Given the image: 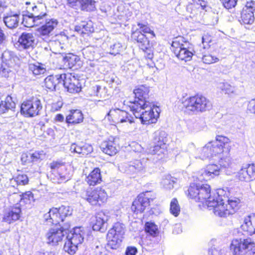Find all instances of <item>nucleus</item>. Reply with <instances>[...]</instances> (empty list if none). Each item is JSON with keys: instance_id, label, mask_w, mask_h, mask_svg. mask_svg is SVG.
<instances>
[{"instance_id": "1", "label": "nucleus", "mask_w": 255, "mask_h": 255, "mask_svg": "<svg viewBox=\"0 0 255 255\" xmlns=\"http://www.w3.org/2000/svg\"><path fill=\"white\" fill-rule=\"evenodd\" d=\"M149 88L140 86L133 91L135 99L129 101L128 105L130 111L136 118H139L142 124L155 123L159 117L160 110L152 103L147 100Z\"/></svg>"}, {"instance_id": "2", "label": "nucleus", "mask_w": 255, "mask_h": 255, "mask_svg": "<svg viewBox=\"0 0 255 255\" xmlns=\"http://www.w3.org/2000/svg\"><path fill=\"white\" fill-rule=\"evenodd\" d=\"M229 139L222 135H217L216 140L209 142L199 150L198 158L205 159L220 154L224 151V148L229 142Z\"/></svg>"}, {"instance_id": "3", "label": "nucleus", "mask_w": 255, "mask_h": 255, "mask_svg": "<svg viewBox=\"0 0 255 255\" xmlns=\"http://www.w3.org/2000/svg\"><path fill=\"white\" fill-rule=\"evenodd\" d=\"M182 107L185 112H204L212 108V104L208 99L202 95H197L187 98L182 101Z\"/></svg>"}, {"instance_id": "4", "label": "nucleus", "mask_w": 255, "mask_h": 255, "mask_svg": "<svg viewBox=\"0 0 255 255\" xmlns=\"http://www.w3.org/2000/svg\"><path fill=\"white\" fill-rule=\"evenodd\" d=\"M85 234V228H74L67 234V241L64 246V251L70 255H74L77 250L78 245L83 243Z\"/></svg>"}, {"instance_id": "5", "label": "nucleus", "mask_w": 255, "mask_h": 255, "mask_svg": "<svg viewBox=\"0 0 255 255\" xmlns=\"http://www.w3.org/2000/svg\"><path fill=\"white\" fill-rule=\"evenodd\" d=\"M50 167L51 169L50 177L53 182L60 184L65 183L71 179V170L67 168L64 162L53 161L50 163Z\"/></svg>"}, {"instance_id": "6", "label": "nucleus", "mask_w": 255, "mask_h": 255, "mask_svg": "<svg viewBox=\"0 0 255 255\" xmlns=\"http://www.w3.org/2000/svg\"><path fill=\"white\" fill-rule=\"evenodd\" d=\"M172 50L176 56L180 60L185 62L191 60L193 55L191 45L184 41V38H176L172 43Z\"/></svg>"}, {"instance_id": "7", "label": "nucleus", "mask_w": 255, "mask_h": 255, "mask_svg": "<svg viewBox=\"0 0 255 255\" xmlns=\"http://www.w3.org/2000/svg\"><path fill=\"white\" fill-rule=\"evenodd\" d=\"M230 250L235 255H250L255 252V242L252 239H236L232 241Z\"/></svg>"}, {"instance_id": "8", "label": "nucleus", "mask_w": 255, "mask_h": 255, "mask_svg": "<svg viewBox=\"0 0 255 255\" xmlns=\"http://www.w3.org/2000/svg\"><path fill=\"white\" fill-rule=\"evenodd\" d=\"M125 226L121 223L114 224L107 234L108 246L112 249H117L120 245L125 234Z\"/></svg>"}, {"instance_id": "9", "label": "nucleus", "mask_w": 255, "mask_h": 255, "mask_svg": "<svg viewBox=\"0 0 255 255\" xmlns=\"http://www.w3.org/2000/svg\"><path fill=\"white\" fill-rule=\"evenodd\" d=\"M60 228L50 229L46 234L45 237L48 244L56 245L62 241L64 237L67 234V232L70 228L69 222L63 225H59Z\"/></svg>"}, {"instance_id": "10", "label": "nucleus", "mask_w": 255, "mask_h": 255, "mask_svg": "<svg viewBox=\"0 0 255 255\" xmlns=\"http://www.w3.org/2000/svg\"><path fill=\"white\" fill-rule=\"evenodd\" d=\"M84 198L92 205H99L105 203L108 194L105 189L97 187L94 190H88Z\"/></svg>"}, {"instance_id": "11", "label": "nucleus", "mask_w": 255, "mask_h": 255, "mask_svg": "<svg viewBox=\"0 0 255 255\" xmlns=\"http://www.w3.org/2000/svg\"><path fill=\"white\" fill-rule=\"evenodd\" d=\"M42 106L40 100L33 98L24 102L21 106V113L26 117H33L39 114Z\"/></svg>"}, {"instance_id": "12", "label": "nucleus", "mask_w": 255, "mask_h": 255, "mask_svg": "<svg viewBox=\"0 0 255 255\" xmlns=\"http://www.w3.org/2000/svg\"><path fill=\"white\" fill-rule=\"evenodd\" d=\"M208 207H212L214 214L220 217H226L231 215L227 204H224L222 196L218 194L209 198Z\"/></svg>"}, {"instance_id": "13", "label": "nucleus", "mask_w": 255, "mask_h": 255, "mask_svg": "<svg viewBox=\"0 0 255 255\" xmlns=\"http://www.w3.org/2000/svg\"><path fill=\"white\" fill-rule=\"evenodd\" d=\"M150 194V191L140 193L133 201L131 207V210L136 214L143 212L145 208L149 205L150 200H152V198L149 197Z\"/></svg>"}, {"instance_id": "14", "label": "nucleus", "mask_w": 255, "mask_h": 255, "mask_svg": "<svg viewBox=\"0 0 255 255\" xmlns=\"http://www.w3.org/2000/svg\"><path fill=\"white\" fill-rule=\"evenodd\" d=\"M63 81L61 85L63 86L67 91L71 93H79L81 89L79 80L75 76L71 74H63V77L61 78Z\"/></svg>"}, {"instance_id": "15", "label": "nucleus", "mask_w": 255, "mask_h": 255, "mask_svg": "<svg viewBox=\"0 0 255 255\" xmlns=\"http://www.w3.org/2000/svg\"><path fill=\"white\" fill-rule=\"evenodd\" d=\"M221 170L217 165L210 164L200 171L197 178L200 181L210 180L219 175Z\"/></svg>"}, {"instance_id": "16", "label": "nucleus", "mask_w": 255, "mask_h": 255, "mask_svg": "<svg viewBox=\"0 0 255 255\" xmlns=\"http://www.w3.org/2000/svg\"><path fill=\"white\" fill-rule=\"evenodd\" d=\"M255 11V1H248L241 13V23L251 24L254 21V12Z\"/></svg>"}, {"instance_id": "17", "label": "nucleus", "mask_w": 255, "mask_h": 255, "mask_svg": "<svg viewBox=\"0 0 255 255\" xmlns=\"http://www.w3.org/2000/svg\"><path fill=\"white\" fill-rule=\"evenodd\" d=\"M28 8V13H30L35 18L39 20L42 24V22L45 21L46 17H48V14L47 12L46 6L44 3H37L36 4H34V5L31 7H27Z\"/></svg>"}, {"instance_id": "18", "label": "nucleus", "mask_w": 255, "mask_h": 255, "mask_svg": "<svg viewBox=\"0 0 255 255\" xmlns=\"http://www.w3.org/2000/svg\"><path fill=\"white\" fill-rule=\"evenodd\" d=\"M17 44L20 50L33 49L35 44L33 34L30 32H23L18 38Z\"/></svg>"}, {"instance_id": "19", "label": "nucleus", "mask_w": 255, "mask_h": 255, "mask_svg": "<svg viewBox=\"0 0 255 255\" xmlns=\"http://www.w3.org/2000/svg\"><path fill=\"white\" fill-rule=\"evenodd\" d=\"M110 216L108 212L101 211L98 213L95 217V222L93 226V230L104 232L107 228V223L110 219Z\"/></svg>"}, {"instance_id": "20", "label": "nucleus", "mask_w": 255, "mask_h": 255, "mask_svg": "<svg viewBox=\"0 0 255 255\" xmlns=\"http://www.w3.org/2000/svg\"><path fill=\"white\" fill-rule=\"evenodd\" d=\"M108 115L111 116L115 122L117 123L128 122L131 124L134 122L133 118L130 116H129L127 112L121 110L119 109L111 110L108 113Z\"/></svg>"}, {"instance_id": "21", "label": "nucleus", "mask_w": 255, "mask_h": 255, "mask_svg": "<svg viewBox=\"0 0 255 255\" xmlns=\"http://www.w3.org/2000/svg\"><path fill=\"white\" fill-rule=\"evenodd\" d=\"M58 22L56 19L46 17V19L42 23L38 31L42 35H48L57 27Z\"/></svg>"}, {"instance_id": "22", "label": "nucleus", "mask_w": 255, "mask_h": 255, "mask_svg": "<svg viewBox=\"0 0 255 255\" xmlns=\"http://www.w3.org/2000/svg\"><path fill=\"white\" fill-rule=\"evenodd\" d=\"M70 150L71 152L85 155L93 151V147L91 145L84 142L73 143L70 146Z\"/></svg>"}, {"instance_id": "23", "label": "nucleus", "mask_w": 255, "mask_h": 255, "mask_svg": "<svg viewBox=\"0 0 255 255\" xmlns=\"http://www.w3.org/2000/svg\"><path fill=\"white\" fill-rule=\"evenodd\" d=\"M15 104L12 101L11 97L7 96L4 101H1L0 103V114L9 113L10 116L14 114Z\"/></svg>"}, {"instance_id": "24", "label": "nucleus", "mask_w": 255, "mask_h": 255, "mask_svg": "<svg viewBox=\"0 0 255 255\" xmlns=\"http://www.w3.org/2000/svg\"><path fill=\"white\" fill-rule=\"evenodd\" d=\"M21 209L19 206L11 207L5 212L3 217V221L9 224L18 220L20 216Z\"/></svg>"}, {"instance_id": "25", "label": "nucleus", "mask_w": 255, "mask_h": 255, "mask_svg": "<svg viewBox=\"0 0 255 255\" xmlns=\"http://www.w3.org/2000/svg\"><path fill=\"white\" fill-rule=\"evenodd\" d=\"M201 187H199V191L198 193L199 194V198H200L198 202L202 203L205 202L206 204L208 207L209 198L213 197L215 194L217 193H215L211 194L210 186L208 184H201Z\"/></svg>"}, {"instance_id": "26", "label": "nucleus", "mask_w": 255, "mask_h": 255, "mask_svg": "<svg viewBox=\"0 0 255 255\" xmlns=\"http://www.w3.org/2000/svg\"><path fill=\"white\" fill-rule=\"evenodd\" d=\"M63 77V74L56 75H50L47 77L44 80L45 86L50 90H55L56 87L59 85L62 84L63 81L61 78Z\"/></svg>"}, {"instance_id": "27", "label": "nucleus", "mask_w": 255, "mask_h": 255, "mask_svg": "<svg viewBox=\"0 0 255 255\" xmlns=\"http://www.w3.org/2000/svg\"><path fill=\"white\" fill-rule=\"evenodd\" d=\"M241 228L250 235L255 233V213L245 218Z\"/></svg>"}, {"instance_id": "28", "label": "nucleus", "mask_w": 255, "mask_h": 255, "mask_svg": "<svg viewBox=\"0 0 255 255\" xmlns=\"http://www.w3.org/2000/svg\"><path fill=\"white\" fill-rule=\"evenodd\" d=\"M3 21L5 25L9 28H16L18 25L19 21V13L11 11L9 13L3 16Z\"/></svg>"}, {"instance_id": "29", "label": "nucleus", "mask_w": 255, "mask_h": 255, "mask_svg": "<svg viewBox=\"0 0 255 255\" xmlns=\"http://www.w3.org/2000/svg\"><path fill=\"white\" fill-rule=\"evenodd\" d=\"M80 61L79 56L72 53H67L62 57L63 68L71 69Z\"/></svg>"}, {"instance_id": "30", "label": "nucleus", "mask_w": 255, "mask_h": 255, "mask_svg": "<svg viewBox=\"0 0 255 255\" xmlns=\"http://www.w3.org/2000/svg\"><path fill=\"white\" fill-rule=\"evenodd\" d=\"M132 37L138 43H139V47L143 50L147 49L149 46V41L146 36L141 31L137 30L132 33Z\"/></svg>"}, {"instance_id": "31", "label": "nucleus", "mask_w": 255, "mask_h": 255, "mask_svg": "<svg viewBox=\"0 0 255 255\" xmlns=\"http://www.w3.org/2000/svg\"><path fill=\"white\" fill-rule=\"evenodd\" d=\"M83 116L79 110L70 111L69 114L66 117V122L68 124H76L83 122Z\"/></svg>"}, {"instance_id": "32", "label": "nucleus", "mask_w": 255, "mask_h": 255, "mask_svg": "<svg viewBox=\"0 0 255 255\" xmlns=\"http://www.w3.org/2000/svg\"><path fill=\"white\" fill-rule=\"evenodd\" d=\"M100 148L104 153L110 156L116 154L118 152L116 144L113 140L103 142L101 144Z\"/></svg>"}, {"instance_id": "33", "label": "nucleus", "mask_w": 255, "mask_h": 255, "mask_svg": "<svg viewBox=\"0 0 255 255\" xmlns=\"http://www.w3.org/2000/svg\"><path fill=\"white\" fill-rule=\"evenodd\" d=\"M86 181L90 186H95L101 181L100 170L98 168H95L86 177Z\"/></svg>"}, {"instance_id": "34", "label": "nucleus", "mask_w": 255, "mask_h": 255, "mask_svg": "<svg viewBox=\"0 0 255 255\" xmlns=\"http://www.w3.org/2000/svg\"><path fill=\"white\" fill-rule=\"evenodd\" d=\"M167 147V144H154V146L150 149V153L153 155H156L157 158L160 159L166 154Z\"/></svg>"}, {"instance_id": "35", "label": "nucleus", "mask_w": 255, "mask_h": 255, "mask_svg": "<svg viewBox=\"0 0 255 255\" xmlns=\"http://www.w3.org/2000/svg\"><path fill=\"white\" fill-rule=\"evenodd\" d=\"M144 163L140 160H136L126 167V172L128 173H136L144 169Z\"/></svg>"}, {"instance_id": "36", "label": "nucleus", "mask_w": 255, "mask_h": 255, "mask_svg": "<svg viewBox=\"0 0 255 255\" xmlns=\"http://www.w3.org/2000/svg\"><path fill=\"white\" fill-rule=\"evenodd\" d=\"M1 63L10 66H15V59L16 58L14 53L9 50H5L1 54Z\"/></svg>"}, {"instance_id": "37", "label": "nucleus", "mask_w": 255, "mask_h": 255, "mask_svg": "<svg viewBox=\"0 0 255 255\" xmlns=\"http://www.w3.org/2000/svg\"><path fill=\"white\" fill-rule=\"evenodd\" d=\"M22 23L24 26L27 27L39 26L41 24L39 20L35 18L30 13L23 15Z\"/></svg>"}, {"instance_id": "38", "label": "nucleus", "mask_w": 255, "mask_h": 255, "mask_svg": "<svg viewBox=\"0 0 255 255\" xmlns=\"http://www.w3.org/2000/svg\"><path fill=\"white\" fill-rule=\"evenodd\" d=\"M167 134L164 131L157 130L153 133L154 144H166Z\"/></svg>"}, {"instance_id": "39", "label": "nucleus", "mask_w": 255, "mask_h": 255, "mask_svg": "<svg viewBox=\"0 0 255 255\" xmlns=\"http://www.w3.org/2000/svg\"><path fill=\"white\" fill-rule=\"evenodd\" d=\"M199 187H201L200 183H191L188 190V196L192 199H194L196 201H198L199 194Z\"/></svg>"}, {"instance_id": "40", "label": "nucleus", "mask_w": 255, "mask_h": 255, "mask_svg": "<svg viewBox=\"0 0 255 255\" xmlns=\"http://www.w3.org/2000/svg\"><path fill=\"white\" fill-rule=\"evenodd\" d=\"M240 200L237 197H231L228 200L227 207H228L230 214H234L239 209L240 204Z\"/></svg>"}, {"instance_id": "41", "label": "nucleus", "mask_w": 255, "mask_h": 255, "mask_svg": "<svg viewBox=\"0 0 255 255\" xmlns=\"http://www.w3.org/2000/svg\"><path fill=\"white\" fill-rule=\"evenodd\" d=\"M29 70L36 76L43 74L46 72L44 65L38 62L29 64Z\"/></svg>"}, {"instance_id": "42", "label": "nucleus", "mask_w": 255, "mask_h": 255, "mask_svg": "<svg viewBox=\"0 0 255 255\" xmlns=\"http://www.w3.org/2000/svg\"><path fill=\"white\" fill-rule=\"evenodd\" d=\"M80 7L83 11H94L96 9V1L95 0H81Z\"/></svg>"}, {"instance_id": "43", "label": "nucleus", "mask_w": 255, "mask_h": 255, "mask_svg": "<svg viewBox=\"0 0 255 255\" xmlns=\"http://www.w3.org/2000/svg\"><path fill=\"white\" fill-rule=\"evenodd\" d=\"M12 197L17 198L20 200V202L25 203L26 204H30L31 202H34V196L32 193L30 191H27L22 194V196L16 194H14Z\"/></svg>"}, {"instance_id": "44", "label": "nucleus", "mask_w": 255, "mask_h": 255, "mask_svg": "<svg viewBox=\"0 0 255 255\" xmlns=\"http://www.w3.org/2000/svg\"><path fill=\"white\" fill-rule=\"evenodd\" d=\"M50 213L51 215H53V218H51V220L49 221V223H50V225L52 224H59V225H63L65 223H63L62 219L61 217L59 215V212L58 210V208H53L50 209Z\"/></svg>"}, {"instance_id": "45", "label": "nucleus", "mask_w": 255, "mask_h": 255, "mask_svg": "<svg viewBox=\"0 0 255 255\" xmlns=\"http://www.w3.org/2000/svg\"><path fill=\"white\" fill-rule=\"evenodd\" d=\"M170 206L171 214L175 217L178 216L180 212V207L176 198H173L171 200Z\"/></svg>"}, {"instance_id": "46", "label": "nucleus", "mask_w": 255, "mask_h": 255, "mask_svg": "<svg viewBox=\"0 0 255 255\" xmlns=\"http://www.w3.org/2000/svg\"><path fill=\"white\" fill-rule=\"evenodd\" d=\"M59 215L61 217L63 223L64 221V218L70 216L72 214V210L69 206H62L58 208Z\"/></svg>"}, {"instance_id": "47", "label": "nucleus", "mask_w": 255, "mask_h": 255, "mask_svg": "<svg viewBox=\"0 0 255 255\" xmlns=\"http://www.w3.org/2000/svg\"><path fill=\"white\" fill-rule=\"evenodd\" d=\"M14 67V66H10L7 64L4 65L3 63H1V65L0 68V74L4 77H8L9 74L13 72Z\"/></svg>"}, {"instance_id": "48", "label": "nucleus", "mask_w": 255, "mask_h": 255, "mask_svg": "<svg viewBox=\"0 0 255 255\" xmlns=\"http://www.w3.org/2000/svg\"><path fill=\"white\" fill-rule=\"evenodd\" d=\"M218 88L224 92L225 94H227L233 93L235 90L234 87H232L227 82L219 83L218 85Z\"/></svg>"}, {"instance_id": "49", "label": "nucleus", "mask_w": 255, "mask_h": 255, "mask_svg": "<svg viewBox=\"0 0 255 255\" xmlns=\"http://www.w3.org/2000/svg\"><path fill=\"white\" fill-rule=\"evenodd\" d=\"M145 231L153 236H155L158 233L157 226L153 223L147 222L145 224Z\"/></svg>"}, {"instance_id": "50", "label": "nucleus", "mask_w": 255, "mask_h": 255, "mask_svg": "<svg viewBox=\"0 0 255 255\" xmlns=\"http://www.w3.org/2000/svg\"><path fill=\"white\" fill-rule=\"evenodd\" d=\"M75 30L82 33H86L90 31V27L86 21H83L81 23L75 26Z\"/></svg>"}, {"instance_id": "51", "label": "nucleus", "mask_w": 255, "mask_h": 255, "mask_svg": "<svg viewBox=\"0 0 255 255\" xmlns=\"http://www.w3.org/2000/svg\"><path fill=\"white\" fill-rule=\"evenodd\" d=\"M123 50V47L121 43L117 42L111 45L110 48L109 53L111 54L116 55L120 54Z\"/></svg>"}, {"instance_id": "52", "label": "nucleus", "mask_w": 255, "mask_h": 255, "mask_svg": "<svg viewBox=\"0 0 255 255\" xmlns=\"http://www.w3.org/2000/svg\"><path fill=\"white\" fill-rule=\"evenodd\" d=\"M219 164L221 170L224 168H228L231 167L232 164L231 158L229 156H226L225 157H221L219 160Z\"/></svg>"}, {"instance_id": "53", "label": "nucleus", "mask_w": 255, "mask_h": 255, "mask_svg": "<svg viewBox=\"0 0 255 255\" xmlns=\"http://www.w3.org/2000/svg\"><path fill=\"white\" fill-rule=\"evenodd\" d=\"M250 177V180L255 179V164H248L244 166Z\"/></svg>"}, {"instance_id": "54", "label": "nucleus", "mask_w": 255, "mask_h": 255, "mask_svg": "<svg viewBox=\"0 0 255 255\" xmlns=\"http://www.w3.org/2000/svg\"><path fill=\"white\" fill-rule=\"evenodd\" d=\"M185 151L189 153L195 158H198L199 150L196 148V146L193 143H190L188 144Z\"/></svg>"}, {"instance_id": "55", "label": "nucleus", "mask_w": 255, "mask_h": 255, "mask_svg": "<svg viewBox=\"0 0 255 255\" xmlns=\"http://www.w3.org/2000/svg\"><path fill=\"white\" fill-rule=\"evenodd\" d=\"M14 181L17 185H25L28 184L29 180L26 175L19 174L14 178Z\"/></svg>"}, {"instance_id": "56", "label": "nucleus", "mask_w": 255, "mask_h": 255, "mask_svg": "<svg viewBox=\"0 0 255 255\" xmlns=\"http://www.w3.org/2000/svg\"><path fill=\"white\" fill-rule=\"evenodd\" d=\"M202 58L203 62L208 64L215 63L219 61L217 57L209 54L203 55Z\"/></svg>"}, {"instance_id": "57", "label": "nucleus", "mask_w": 255, "mask_h": 255, "mask_svg": "<svg viewBox=\"0 0 255 255\" xmlns=\"http://www.w3.org/2000/svg\"><path fill=\"white\" fill-rule=\"evenodd\" d=\"M238 0H221L224 6L227 9H230L234 7Z\"/></svg>"}, {"instance_id": "58", "label": "nucleus", "mask_w": 255, "mask_h": 255, "mask_svg": "<svg viewBox=\"0 0 255 255\" xmlns=\"http://www.w3.org/2000/svg\"><path fill=\"white\" fill-rule=\"evenodd\" d=\"M161 183L165 189H171L173 188L174 181L170 179V177L163 179Z\"/></svg>"}, {"instance_id": "59", "label": "nucleus", "mask_w": 255, "mask_h": 255, "mask_svg": "<svg viewBox=\"0 0 255 255\" xmlns=\"http://www.w3.org/2000/svg\"><path fill=\"white\" fill-rule=\"evenodd\" d=\"M239 178L240 180L242 181H249L250 177L247 173V171L245 170L244 166L241 169L239 172Z\"/></svg>"}, {"instance_id": "60", "label": "nucleus", "mask_w": 255, "mask_h": 255, "mask_svg": "<svg viewBox=\"0 0 255 255\" xmlns=\"http://www.w3.org/2000/svg\"><path fill=\"white\" fill-rule=\"evenodd\" d=\"M202 40L203 48H205L209 46V43L212 41V38L210 35L205 34L202 36Z\"/></svg>"}, {"instance_id": "61", "label": "nucleus", "mask_w": 255, "mask_h": 255, "mask_svg": "<svg viewBox=\"0 0 255 255\" xmlns=\"http://www.w3.org/2000/svg\"><path fill=\"white\" fill-rule=\"evenodd\" d=\"M21 161L23 164L31 162L30 153H23L21 156Z\"/></svg>"}, {"instance_id": "62", "label": "nucleus", "mask_w": 255, "mask_h": 255, "mask_svg": "<svg viewBox=\"0 0 255 255\" xmlns=\"http://www.w3.org/2000/svg\"><path fill=\"white\" fill-rule=\"evenodd\" d=\"M43 151H35L32 153H30L31 157V162L37 161L38 159H41Z\"/></svg>"}, {"instance_id": "63", "label": "nucleus", "mask_w": 255, "mask_h": 255, "mask_svg": "<svg viewBox=\"0 0 255 255\" xmlns=\"http://www.w3.org/2000/svg\"><path fill=\"white\" fill-rule=\"evenodd\" d=\"M137 253V249L134 247H128L126 248L125 255H135Z\"/></svg>"}, {"instance_id": "64", "label": "nucleus", "mask_w": 255, "mask_h": 255, "mask_svg": "<svg viewBox=\"0 0 255 255\" xmlns=\"http://www.w3.org/2000/svg\"><path fill=\"white\" fill-rule=\"evenodd\" d=\"M248 110L251 113L255 114V99L250 101L248 105Z\"/></svg>"}]
</instances>
